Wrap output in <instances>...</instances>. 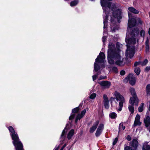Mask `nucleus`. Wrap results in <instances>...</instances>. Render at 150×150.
I'll return each instance as SVG.
<instances>
[{
    "instance_id": "obj_1",
    "label": "nucleus",
    "mask_w": 150,
    "mask_h": 150,
    "mask_svg": "<svg viewBox=\"0 0 150 150\" xmlns=\"http://www.w3.org/2000/svg\"><path fill=\"white\" fill-rule=\"evenodd\" d=\"M121 51L118 50H116L115 48V45L112 42H110L108 45V60L110 64H114L119 66L124 65L125 64V59L122 57L120 55Z\"/></svg>"
},
{
    "instance_id": "obj_2",
    "label": "nucleus",
    "mask_w": 150,
    "mask_h": 150,
    "mask_svg": "<svg viewBox=\"0 0 150 150\" xmlns=\"http://www.w3.org/2000/svg\"><path fill=\"white\" fill-rule=\"evenodd\" d=\"M132 29H127V30L125 40L127 48L125 55L127 59L132 58L134 54L135 47L132 45L136 43V39L134 37H132L135 35L134 30Z\"/></svg>"
},
{
    "instance_id": "obj_3",
    "label": "nucleus",
    "mask_w": 150,
    "mask_h": 150,
    "mask_svg": "<svg viewBox=\"0 0 150 150\" xmlns=\"http://www.w3.org/2000/svg\"><path fill=\"white\" fill-rule=\"evenodd\" d=\"M8 129L13 140V143L16 150H24L23 144L20 141L17 134L15 132L13 127L10 126L8 127Z\"/></svg>"
},
{
    "instance_id": "obj_4",
    "label": "nucleus",
    "mask_w": 150,
    "mask_h": 150,
    "mask_svg": "<svg viewBox=\"0 0 150 150\" xmlns=\"http://www.w3.org/2000/svg\"><path fill=\"white\" fill-rule=\"evenodd\" d=\"M114 96L115 98L113 97L110 98V101L111 102V104L112 105V103L115 100V99H116L117 101H119V108L118 110V111H120L122 110L123 106V104L125 102V99L123 96L117 92L116 91L115 92Z\"/></svg>"
},
{
    "instance_id": "obj_5",
    "label": "nucleus",
    "mask_w": 150,
    "mask_h": 150,
    "mask_svg": "<svg viewBox=\"0 0 150 150\" xmlns=\"http://www.w3.org/2000/svg\"><path fill=\"white\" fill-rule=\"evenodd\" d=\"M105 60V56L104 54L101 52L95 60L94 64V72L97 71L100 69V67L98 64L101 63H104Z\"/></svg>"
},
{
    "instance_id": "obj_6",
    "label": "nucleus",
    "mask_w": 150,
    "mask_h": 150,
    "mask_svg": "<svg viewBox=\"0 0 150 150\" xmlns=\"http://www.w3.org/2000/svg\"><path fill=\"white\" fill-rule=\"evenodd\" d=\"M129 91L131 95L132 96V97L130 98L129 101L130 103L132 105L135 104V105H137L138 103V100L136 95L134 89L131 88L129 89Z\"/></svg>"
},
{
    "instance_id": "obj_7",
    "label": "nucleus",
    "mask_w": 150,
    "mask_h": 150,
    "mask_svg": "<svg viewBox=\"0 0 150 150\" xmlns=\"http://www.w3.org/2000/svg\"><path fill=\"white\" fill-rule=\"evenodd\" d=\"M129 16V21L128 26L129 28H131L135 26L136 25V19L132 18V15L131 13L128 12Z\"/></svg>"
},
{
    "instance_id": "obj_8",
    "label": "nucleus",
    "mask_w": 150,
    "mask_h": 150,
    "mask_svg": "<svg viewBox=\"0 0 150 150\" xmlns=\"http://www.w3.org/2000/svg\"><path fill=\"white\" fill-rule=\"evenodd\" d=\"M126 79L128 80L130 83L131 85H133L135 84L136 79L133 74H129Z\"/></svg>"
},
{
    "instance_id": "obj_9",
    "label": "nucleus",
    "mask_w": 150,
    "mask_h": 150,
    "mask_svg": "<svg viewBox=\"0 0 150 150\" xmlns=\"http://www.w3.org/2000/svg\"><path fill=\"white\" fill-rule=\"evenodd\" d=\"M98 83L101 86V88L103 89L109 88L110 86V82L106 81H102L99 82Z\"/></svg>"
},
{
    "instance_id": "obj_10",
    "label": "nucleus",
    "mask_w": 150,
    "mask_h": 150,
    "mask_svg": "<svg viewBox=\"0 0 150 150\" xmlns=\"http://www.w3.org/2000/svg\"><path fill=\"white\" fill-rule=\"evenodd\" d=\"M104 128V125L102 124H100L96 130L95 133L96 136L98 137L100 136Z\"/></svg>"
},
{
    "instance_id": "obj_11",
    "label": "nucleus",
    "mask_w": 150,
    "mask_h": 150,
    "mask_svg": "<svg viewBox=\"0 0 150 150\" xmlns=\"http://www.w3.org/2000/svg\"><path fill=\"white\" fill-rule=\"evenodd\" d=\"M142 122L140 121V116L139 115L137 114L135 117L133 126H140Z\"/></svg>"
},
{
    "instance_id": "obj_12",
    "label": "nucleus",
    "mask_w": 150,
    "mask_h": 150,
    "mask_svg": "<svg viewBox=\"0 0 150 150\" xmlns=\"http://www.w3.org/2000/svg\"><path fill=\"white\" fill-rule=\"evenodd\" d=\"M99 123V121H97L93 123V125L91 127L90 129L89 132L90 133H93L94 132L95 130L96 129Z\"/></svg>"
},
{
    "instance_id": "obj_13",
    "label": "nucleus",
    "mask_w": 150,
    "mask_h": 150,
    "mask_svg": "<svg viewBox=\"0 0 150 150\" xmlns=\"http://www.w3.org/2000/svg\"><path fill=\"white\" fill-rule=\"evenodd\" d=\"M86 112V109H84L81 111V114H79L78 115L75 120V122L76 123L77 122L78 120H80L83 117Z\"/></svg>"
},
{
    "instance_id": "obj_14",
    "label": "nucleus",
    "mask_w": 150,
    "mask_h": 150,
    "mask_svg": "<svg viewBox=\"0 0 150 150\" xmlns=\"http://www.w3.org/2000/svg\"><path fill=\"white\" fill-rule=\"evenodd\" d=\"M79 110V108L77 107L72 109V112L73 114H71L69 117V120H71L73 119L75 117V113L78 112Z\"/></svg>"
},
{
    "instance_id": "obj_15",
    "label": "nucleus",
    "mask_w": 150,
    "mask_h": 150,
    "mask_svg": "<svg viewBox=\"0 0 150 150\" xmlns=\"http://www.w3.org/2000/svg\"><path fill=\"white\" fill-rule=\"evenodd\" d=\"M74 129H71L68 132L67 135V138L69 140L70 139L74 134Z\"/></svg>"
},
{
    "instance_id": "obj_16",
    "label": "nucleus",
    "mask_w": 150,
    "mask_h": 150,
    "mask_svg": "<svg viewBox=\"0 0 150 150\" xmlns=\"http://www.w3.org/2000/svg\"><path fill=\"white\" fill-rule=\"evenodd\" d=\"M138 141L135 139H133L131 143V145L136 148L138 145Z\"/></svg>"
},
{
    "instance_id": "obj_17",
    "label": "nucleus",
    "mask_w": 150,
    "mask_h": 150,
    "mask_svg": "<svg viewBox=\"0 0 150 150\" xmlns=\"http://www.w3.org/2000/svg\"><path fill=\"white\" fill-rule=\"evenodd\" d=\"M129 11L134 13L137 14L139 13L138 11L137 10L133 7H129L128 8Z\"/></svg>"
},
{
    "instance_id": "obj_18",
    "label": "nucleus",
    "mask_w": 150,
    "mask_h": 150,
    "mask_svg": "<svg viewBox=\"0 0 150 150\" xmlns=\"http://www.w3.org/2000/svg\"><path fill=\"white\" fill-rule=\"evenodd\" d=\"M148 143L145 142L143 145L142 149L144 150H149L150 149V146L148 144Z\"/></svg>"
},
{
    "instance_id": "obj_19",
    "label": "nucleus",
    "mask_w": 150,
    "mask_h": 150,
    "mask_svg": "<svg viewBox=\"0 0 150 150\" xmlns=\"http://www.w3.org/2000/svg\"><path fill=\"white\" fill-rule=\"evenodd\" d=\"M66 129V128L65 127L64 129L63 130L62 134L61 135L60 139H61V141H62V140L64 139L65 138V134L66 133L65 130Z\"/></svg>"
},
{
    "instance_id": "obj_20",
    "label": "nucleus",
    "mask_w": 150,
    "mask_h": 150,
    "mask_svg": "<svg viewBox=\"0 0 150 150\" xmlns=\"http://www.w3.org/2000/svg\"><path fill=\"white\" fill-rule=\"evenodd\" d=\"M136 23L139 25H141L143 23L142 20L140 18H137L136 19Z\"/></svg>"
},
{
    "instance_id": "obj_21",
    "label": "nucleus",
    "mask_w": 150,
    "mask_h": 150,
    "mask_svg": "<svg viewBox=\"0 0 150 150\" xmlns=\"http://www.w3.org/2000/svg\"><path fill=\"white\" fill-rule=\"evenodd\" d=\"M109 117L112 119H114L116 118L117 114L115 112H112L110 113Z\"/></svg>"
},
{
    "instance_id": "obj_22",
    "label": "nucleus",
    "mask_w": 150,
    "mask_h": 150,
    "mask_svg": "<svg viewBox=\"0 0 150 150\" xmlns=\"http://www.w3.org/2000/svg\"><path fill=\"white\" fill-rule=\"evenodd\" d=\"M149 40L148 38L146 42V52H148L149 50Z\"/></svg>"
},
{
    "instance_id": "obj_23",
    "label": "nucleus",
    "mask_w": 150,
    "mask_h": 150,
    "mask_svg": "<svg viewBox=\"0 0 150 150\" xmlns=\"http://www.w3.org/2000/svg\"><path fill=\"white\" fill-rule=\"evenodd\" d=\"M131 104V105H129L128 106V109L129 111L131 112V113L133 114L134 112V108L133 107V105Z\"/></svg>"
},
{
    "instance_id": "obj_24",
    "label": "nucleus",
    "mask_w": 150,
    "mask_h": 150,
    "mask_svg": "<svg viewBox=\"0 0 150 150\" xmlns=\"http://www.w3.org/2000/svg\"><path fill=\"white\" fill-rule=\"evenodd\" d=\"M125 126L123 125L122 123H120L119 127V132L125 129Z\"/></svg>"
},
{
    "instance_id": "obj_25",
    "label": "nucleus",
    "mask_w": 150,
    "mask_h": 150,
    "mask_svg": "<svg viewBox=\"0 0 150 150\" xmlns=\"http://www.w3.org/2000/svg\"><path fill=\"white\" fill-rule=\"evenodd\" d=\"M78 1L77 0L72 1L70 3V5L71 6H74L78 4Z\"/></svg>"
},
{
    "instance_id": "obj_26",
    "label": "nucleus",
    "mask_w": 150,
    "mask_h": 150,
    "mask_svg": "<svg viewBox=\"0 0 150 150\" xmlns=\"http://www.w3.org/2000/svg\"><path fill=\"white\" fill-rule=\"evenodd\" d=\"M111 27L113 28H115L116 24L115 23V22L114 21V20H112V17L111 19Z\"/></svg>"
},
{
    "instance_id": "obj_27",
    "label": "nucleus",
    "mask_w": 150,
    "mask_h": 150,
    "mask_svg": "<svg viewBox=\"0 0 150 150\" xmlns=\"http://www.w3.org/2000/svg\"><path fill=\"white\" fill-rule=\"evenodd\" d=\"M104 105L105 108L108 109L109 108V104L108 100L104 101Z\"/></svg>"
},
{
    "instance_id": "obj_28",
    "label": "nucleus",
    "mask_w": 150,
    "mask_h": 150,
    "mask_svg": "<svg viewBox=\"0 0 150 150\" xmlns=\"http://www.w3.org/2000/svg\"><path fill=\"white\" fill-rule=\"evenodd\" d=\"M134 71L137 75H139L140 72V69L139 67H136L134 69Z\"/></svg>"
},
{
    "instance_id": "obj_29",
    "label": "nucleus",
    "mask_w": 150,
    "mask_h": 150,
    "mask_svg": "<svg viewBox=\"0 0 150 150\" xmlns=\"http://www.w3.org/2000/svg\"><path fill=\"white\" fill-rule=\"evenodd\" d=\"M144 104V103H141L139 107L138 108V111L140 112H142L143 110V107Z\"/></svg>"
},
{
    "instance_id": "obj_30",
    "label": "nucleus",
    "mask_w": 150,
    "mask_h": 150,
    "mask_svg": "<svg viewBox=\"0 0 150 150\" xmlns=\"http://www.w3.org/2000/svg\"><path fill=\"white\" fill-rule=\"evenodd\" d=\"M146 90L147 95L150 94V84H148L146 87Z\"/></svg>"
},
{
    "instance_id": "obj_31",
    "label": "nucleus",
    "mask_w": 150,
    "mask_h": 150,
    "mask_svg": "<svg viewBox=\"0 0 150 150\" xmlns=\"http://www.w3.org/2000/svg\"><path fill=\"white\" fill-rule=\"evenodd\" d=\"M125 150H136L135 149H132V148L129 146H126L125 147Z\"/></svg>"
},
{
    "instance_id": "obj_32",
    "label": "nucleus",
    "mask_w": 150,
    "mask_h": 150,
    "mask_svg": "<svg viewBox=\"0 0 150 150\" xmlns=\"http://www.w3.org/2000/svg\"><path fill=\"white\" fill-rule=\"evenodd\" d=\"M145 34V32L144 30H142L140 31V35L141 37H144Z\"/></svg>"
},
{
    "instance_id": "obj_33",
    "label": "nucleus",
    "mask_w": 150,
    "mask_h": 150,
    "mask_svg": "<svg viewBox=\"0 0 150 150\" xmlns=\"http://www.w3.org/2000/svg\"><path fill=\"white\" fill-rule=\"evenodd\" d=\"M96 96V94L95 93L92 94L90 96V98L91 99L94 98Z\"/></svg>"
},
{
    "instance_id": "obj_34",
    "label": "nucleus",
    "mask_w": 150,
    "mask_h": 150,
    "mask_svg": "<svg viewBox=\"0 0 150 150\" xmlns=\"http://www.w3.org/2000/svg\"><path fill=\"white\" fill-rule=\"evenodd\" d=\"M148 61L147 59H145L143 62L141 63V64L142 66H144L146 64L148 63Z\"/></svg>"
},
{
    "instance_id": "obj_35",
    "label": "nucleus",
    "mask_w": 150,
    "mask_h": 150,
    "mask_svg": "<svg viewBox=\"0 0 150 150\" xmlns=\"http://www.w3.org/2000/svg\"><path fill=\"white\" fill-rule=\"evenodd\" d=\"M112 71L115 73L118 72V69L116 67H114L112 68Z\"/></svg>"
},
{
    "instance_id": "obj_36",
    "label": "nucleus",
    "mask_w": 150,
    "mask_h": 150,
    "mask_svg": "<svg viewBox=\"0 0 150 150\" xmlns=\"http://www.w3.org/2000/svg\"><path fill=\"white\" fill-rule=\"evenodd\" d=\"M118 140V138L117 137H116V138H115V139H114L113 142V144H112L113 145H114L116 144Z\"/></svg>"
},
{
    "instance_id": "obj_37",
    "label": "nucleus",
    "mask_w": 150,
    "mask_h": 150,
    "mask_svg": "<svg viewBox=\"0 0 150 150\" xmlns=\"http://www.w3.org/2000/svg\"><path fill=\"white\" fill-rule=\"evenodd\" d=\"M107 37L106 36H104L102 37V40L103 42V45L104 44V43L106 41V40Z\"/></svg>"
},
{
    "instance_id": "obj_38",
    "label": "nucleus",
    "mask_w": 150,
    "mask_h": 150,
    "mask_svg": "<svg viewBox=\"0 0 150 150\" xmlns=\"http://www.w3.org/2000/svg\"><path fill=\"white\" fill-rule=\"evenodd\" d=\"M98 74H97V75H94L93 76L92 78L93 80L94 81L95 80H96L97 79V77L98 76Z\"/></svg>"
},
{
    "instance_id": "obj_39",
    "label": "nucleus",
    "mask_w": 150,
    "mask_h": 150,
    "mask_svg": "<svg viewBox=\"0 0 150 150\" xmlns=\"http://www.w3.org/2000/svg\"><path fill=\"white\" fill-rule=\"evenodd\" d=\"M103 96L104 101L108 100L107 96V95L105 94V95H103Z\"/></svg>"
},
{
    "instance_id": "obj_40",
    "label": "nucleus",
    "mask_w": 150,
    "mask_h": 150,
    "mask_svg": "<svg viewBox=\"0 0 150 150\" xmlns=\"http://www.w3.org/2000/svg\"><path fill=\"white\" fill-rule=\"evenodd\" d=\"M106 78V76H100L99 80L104 79Z\"/></svg>"
},
{
    "instance_id": "obj_41",
    "label": "nucleus",
    "mask_w": 150,
    "mask_h": 150,
    "mask_svg": "<svg viewBox=\"0 0 150 150\" xmlns=\"http://www.w3.org/2000/svg\"><path fill=\"white\" fill-rule=\"evenodd\" d=\"M120 74L121 75H124L125 74V71L124 70H122L120 71Z\"/></svg>"
},
{
    "instance_id": "obj_42",
    "label": "nucleus",
    "mask_w": 150,
    "mask_h": 150,
    "mask_svg": "<svg viewBox=\"0 0 150 150\" xmlns=\"http://www.w3.org/2000/svg\"><path fill=\"white\" fill-rule=\"evenodd\" d=\"M146 71H148L150 70V66L149 67H146L145 68Z\"/></svg>"
},
{
    "instance_id": "obj_43",
    "label": "nucleus",
    "mask_w": 150,
    "mask_h": 150,
    "mask_svg": "<svg viewBox=\"0 0 150 150\" xmlns=\"http://www.w3.org/2000/svg\"><path fill=\"white\" fill-rule=\"evenodd\" d=\"M127 139L129 141H130L131 140V137L129 135H128Z\"/></svg>"
},
{
    "instance_id": "obj_44",
    "label": "nucleus",
    "mask_w": 150,
    "mask_h": 150,
    "mask_svg": "<svg viewBox=\"0 0 150 150\" xmlns=\"http://www.w3.org/2000/svg\"><path fill=\"white\" fill-rule=\"evenodd\" d=\"M139 64V62H136L134 64V66H136Z\"/></svg>"
},
{
    "instance_id": "obj_45",
    "label": "nucleus",
    "mask_w": 150,
    "mask_h": 150,
    "mask_svg": "<svg viewBox=\"0 0 150 150\" xmlns=\"http://www.w3.org/2000/svg\"><path fill=\"white\" fill-rule=\"evenodd\" d=\"M59 146L56 145L54 150H58L59 147Z\"/></svg>"
},
{
    "instance_id": "obj_46",
    "label": "nucleus",
    "mask_w": 150,
    "mask_h": 150,
    "mask_svg": "<svg viewBox=\"0 0 150 150\" xmlns=\"http://www.w3.org/2000/svg\"><path fill=\"white\" fill-rule=\"evenodd\" d=\"M116 29H113L111 31L112 32H114L115 31V30Z\"/></svg>"
},
{
    "instance_id": "obj_47",
    "label": "nucleus",
    "mask_w": 150,
    "mask_h": 150,
    "mask_svg": "<svg viewBox=\"0 0 150 150\" xmlns=\"http://www.w3.org/2000/svg\"><path fill=\"white\" fill-rule=\"evenodd\" d=\"M105 34H107V32H104L103 33V35H105Z\"/></svg>"
},
{
    "instance_id": "obj_48",
    "label": "nucleus",
    "mask_w": 150,
    "mask_h": 150,
    "mask_svg": "<svg viewBox=\"0 0 150 150\" xmlns=\"http://www.w3.org/2000/svg\"><path fill=\"white\" fill-rule=\"evenodd\" d=\"M119 45H120V44L118 42H117L116 44L117 46H118Z\"/></svg>"
},
{
    "instance_id": "obj_49",
    "label": "nucleus",
    "mask_w": 150,
    "mask_h": 150,
    "mask_svg": "<svg viewBox=\"0 0 150 150\" xmlns=\"http://www.w3.org/2000/svg\"><path fill=\"white\" fill-rule=\"evenodd\" d=\"M64 148V147H62L61 149V150H63V149Z\"/></svg>"
},
{
    "instance_id": "obj_50",
    "label": "nucleus",
    "mask_w": 150,
    "mask_h": 150,
    "mask_svg": "<svg viewBox=\"0 0 150 150\" xmlns=\"http://www.w3.org/2000/svg\"><path fill=\"white\" fill-rule=\"evenodd\" d=\"M64 148V147H62L61 149V150H63V149Z\"/></svg>"
},
{
    "instance_id": "obj_51",
    "label": "nucleus",
    "mask_w": 150,
    "mask_h": 150,
    "mask_svg": "<svg viewBox=\"0 0 150 150\" xmlns=\"http://www.w3.org/2000/svg\"><path fill=\"white\" fill-rule=\"evenodd\" d=\"M65 146H66V144H64V145L63 146V147H64Z\"/></svg>"
},
{
    "instance_id": "obj_52",
    "label": "nucleus",
    "mask_w": 150,
    "mask_h": 150,
    "mask_svg": "<svg viewBox=\"0 0 150 150\" xmlns=\"http://www.w3.org/2000/svg\"><path fill=\"white\" fill-rule=\"evenodd\" d=\"M142 150H143V149H142Z\"/></svg>"
},
{
    "instance_id": "obj_53",
    "label": "nucleus",
    "mask_w": 150,
    "mask_h": 150,
    "mask_svg": "<svg viewBox=\"0 0 150 150\" xmlns=\"http://www.w3.org/2000/svg\"><path fill=\"white\" fill-rule=\"evenodd\" d=\"M60 150H61V149Z\"/></svg>"
}]
</instances>
